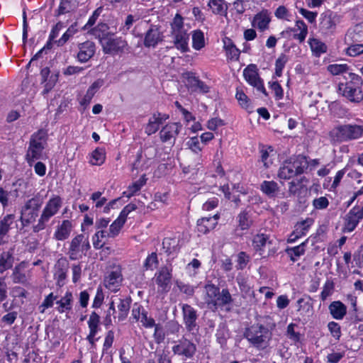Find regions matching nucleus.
<instances>
[{
  "instance_id": "9",
  "label": "nucleus",
  "mask_w": 363,
  "mask_h": 363,
  "mask_svg": "<svg viewBox=\"0 0 363 363\" xmlns=\"http://www.w3.org/2000/svg\"><path fill=\"white\" fill-rule=\"evenodd\" d=\"M342 16L332 11L323 13L320 17L319 30L325 35H333L337 28V25L340 23Z\"/></svg>"
},
{
  "instance_id": "36",
  "label": "nucleus",
  "mask_w": 363,
  "mask_h": 363,
  "mask_svg": "<svg viewBox=\"0 0 363 363\" xmlns=\"http://www.w3.org/2000/svg\"><path fill=\"white\" fill-rule=\"evenodd\" d=\"M260 189L269 197H274L279 190L277 183L274 181H264L260 186Z\"/></svg>"
},
{
  "instance_id": "21",
  "label": "nucleus",
  "mask_w": 363,
  "mask_h": 363,
  "mask_svg": "<svg viewBox=\"0 0 363 363\" xmlns=\"http://www.w3.org/2000/svg\"><path fill=\"white\" fill-rule=\"evenodd\" d=\"M171 272L169 267H163L155 274V282L162 291L167 292L170 289Z\"/></svg>"
},
{
  "instance_id": "48",
  "label": "nucleus",
  "mask_w": 363,
  "mask_h": 363,
  "mask_svg": "<svg viewBox=\"0 0 363 363\" xmlns=\"http://www.w3.org/2000/svg\"><path fill=\"white\" fill-rule=\"evenodd\" d=\"M178 243L176 238H165L162 241V246L167 253L172 254L179 250Z\"/></svg>"
},
{
  "instance_id": "38",
  "label": "nucleus",
  "mask_w": 363,
  "mask_h": 363,
  "mask_svg": "<svg viewBox=\"0 0 363 363\" xmlns=\"http://www.w3.org/2000/svg\"><path fill=\"white\" fill-rule=\"evenodd\" d=\"M64 262H58L55 268L54 278L56 280V284L59 286H62L65 284V280L67 277V269L65 268Z\"/></svg>"
},
{
  "instance_id": "30",
  "label": "nucleus",
  "mask_w": 363,
  "mask_h": 363,
  "mask_svg": "<svg viewBox=\"0 0 363 363\" xmlns=\"http://www.w3.org/2000/svg\"><path fill=\"white\" fill-rule=\"evenodd\" d=\"M328 308L333 318L336 320H342L347 313L346 306L340 301H333Z\"/></svg>"
},
{
  "instance_id": "20",
  "label": "nucleus",
  "mask_w": 363,
  "mask_h": 363,
  "mask_svg": "<svg viewBox=\"0 0 363 363\" xmlns=\"http://www.w3.org/2000/svg\"><path fill=\"white\" fill-rule=\"evenodd\" d=\"M182 309L186 328L189 331L194 330L197 326V311L191 306L186 303L182 305Z\"/></svg>"
},
{
  "instance_id": "55",
  "label": "nucleus",
  "mask_w": 363,
  "mask_h": 363,
  "mask_svg": "<svg viewBox=\"0 0 363 363\" xmlns=\"http://www.w3.org/2000/svg\"><path fill=\"white\" fill-rule=\"evenodd\" d=\"M305 177H302L300 179L293 180L289 183V192L290 194L296 195L300 193L303 188L302 182L305 180Z\"/></svg>"
},
{
  "instance_id": "31",
  "label": "nucleus",
  "mask_w": 363,
  "mask_h": 363,
  "mask_svg": "<svg viewBox=\"0 0 363 363\" xmlns=\"http://www.w3.org/2000/svg\"><path fill=\"white\" fill-rule=\"evenodd\" d=\"M174 46L182 52L189 50V35L187 32L172 34Z\"/></svg>"
},
{
  "instance_id": "43",
  "label": "nucleus",
  "mask_w": 363,
  "mask_h": 363,
  "mask_svg": "<svg viewBox=\"0 0 363 363\" xmlns=\"http://www.w3.org/2000/svg\"><path fill=\"white\" fill-rule=\"evenodd\" d=\"M25 263L21 262L18 265H17L13 272V280L15 283H26L27 281V277L25 274Z\"/></svg>"
},
{
  "instance_id": "29",
  "label": "nucleus",
  "mask_w": 363,
  "mask_h": 363,
  "mask_svg": "<svg viewBox=\"0 0 363 363\" xmlns=\"http://www.w3.org/2000/svg\"><path fill=\"white\" fill-rule=\"evenodd\" d=\"M270 21V13L268 11L263 10L255 16L252 26L260 30H264L268 28Z\"/></svg>"
},
{
  "instance_id": "14",
  "label": "nucleus",
  "mask_w": 363,
  "mask_h": 363,
  "mask_svg": "<svg viewBox=\"0 0 363 363\" xmlns=\"http://www.w3.org/2000/svg\"><path fill=\"white\" fill-rule=\"evenodd\" d=\"M123 278L121 268L118 266L114 270L107 273L104 278V284L106 289L112 292H116L122 285Z\"/></svg>"
},
{
  "instance_id": "44",
  "label": "nucleus",
  "mask_w": 363,
  "mask_h": 363,
  "mask_svg": "<svg viewBox=\"0 0 363 363\" xmlns=\"http://www.w3.org/2000/svg\"><path fill=\"white\" fill-rule=\"evenodd\" d=\"M205 46L203 33L200 30H196L192 33V47L196 50H200Z\"/></svg>"
},
{
  "instance_id": "2",
  "label": "nucleus",
  "mask_w": 363,
  "mask_h": 363,
  "mask_svg": "<svg viewBox=\"0 0 363 363\" xmlns=\"http://www.w3.org/2000/svg\"><path fill=\"white\" fill-rule=\"evenodd\" d=\"M329 137L333 143L357 140L363 137V125L357 123L337 125L329 132Z\"/></svg>"
},
{
  "instance_id": "49",
  "label": "nucleus",
  "mask_w": 363,
  "mask_h": 363,
  "mask_svg": "<svg viewBox=\"0 0 363 363\" xmlns=\"http://www.w3.org/2000/svg\"><path fill=\"white\" fill-rule=\"evenodd\" d=\"M172 34L186 32L184 27L183 18L179 13H177L171 23Z\"/></svg>"
},
{
  "instance_id": "32",
  "label": "nucleus",
  "mask_w": 363,
  "mask_h": 363,
  "mask_svg": "<svg viewBox=\"0 0 363 363\" xmlns=\"http://www.w3.org/2000/svg\"><path fill=\"white\" fill-rule=\"evenodd\" d=\"M223 48L225 50L228 58L230 60H238L240 54V51L238 49L232 40L228 37L223 39Z\"/></svg>"
},
{
  "instance_id": "60",
  "label": "nucleus",
  "mask_w": 363,
  "mask_h": 363,
  "mask_svg": "<svg viewBox=\"0 0 363 363\" xmlns=\"http://www.w3.org/2000/svg\"><path fill=\"white\" fill-rule=\"evenodd\" d=\"M57 298V296H55L53 293L48 294L39 307L40 309L42 308L40 312L43 313L45 308H51Z\"/></svg>"
},
{
  "instance_id": "15",
  "label": "nucleus",
  "mask_w": 363,
  "mask_h": 363,
  "mask_svg": "<svg viewBox=\"0 0 363 363\" xmlns=\"http://www.w3.org/2000/svg\"><path fill=\"white\" fill-rule=\"evenodd\" d=\"M357 33L355 30H349L345 35V43L349 45L345 50L346 55L350 57H357L363 54V44L357 43L358 40L355 38Z\"/></svg>"
},
{
  "instance_id": "35",
  "label": "nucleus",
  "mask_w": 363,
  "mask_h": 363,
  "mask_svg": "<svg viewBox=\"0 0 363 363\" xmlns=\"http://www.w3.org/2000/svg\"><path fill=\"white\" fill-rule=\"evenodd\" d=\"M130 297H127L123 299L119 298V303L118 305V309L119 311V314L118 316V320L122 321L126 318L130 310Z\"/></svg>"
},
{
  "instance_id": "57",
  "label": "nucleus",
  "mask_w": 363,
  "mask_h": 363,
  "mask_svg": "<svg viewBox=\"0 0 363 363\" xmlns=\"http://www.w3.org/2000/svg\"><path fill=\"white\" fill-rule=\"evenodd\" d=\"M334 290V284L330 281H327L323 286L320 294V298L323 301H325L328 297L332 295Z\"/></svg>"
},
{
  "instance_id": "59",
  "label": "nucleus",
  "mask_w": 363,
  "mask_h": 363,
  "mask_svg": "<svg viewBox=\"0 0 363 363\" xmlns=\"http://www.w3.org/2000/svg\"><path fill=\"white\" fill-rule=\"evenodd\" d=\"M235 97L242 108H247L250 106L249 99L242 90L237 89Z\"/></svg>"
},
{
  "instance_id": "19",
  "label": "nucleus",
  "mask_w": 363,
  "mask_h": 363,
  "mask_svg": "<svg viewBox=\"0 0 363 363\" xmlns=\"http://www.w3.org/2000/svg\"><path fill=\"white\" fill-rule=\"evenodd\" d=\"M16 223V215L10 213L0 219V245L7 242L8 233Z\"/></svg>"
},
{
  "instance_id": "56",
  "label": "nucleus",
  "mask_w": 363,
  "mask_h": 363,
  "mask_svg": "<svg viewBox=\"0 0 363 363\" xmlns=\"http://www.w3.org/2000/svg\"><path fill=\"white\" fill-rule=\"evenodd\" d=\"M250 262V256L245 252H240L238 255L237 269H243Z\"/></svg>"
},
{
  "instance_id": "7",
  "label": "nucleus",
  "mask_w": 363,
  "mask_h": 363,
  "mask_svg": "<svg viewBox=\"0 0 363 363\" xmlns=\"http://www.w3.org/2000/svg\"><path fill=\"white\" fill-rule=\"evenodd\" d=\"M62 204L60 196H56L50 199L46 203L38 223L33 226V230L35 233L45 229L46 223L54 216L60 210Z\"/></svg>"
},
{
  "instance_id": "54",
  "label": "nucleus",
  "mask_w": 363,
  "mask_h": 363,
  "mask_svg": "<svg viewBox=\"0 0 363 363\" xmlns=\"http://www.w3.org/2000/svg\"><path fill=\"white\" fill-rule=\"evenodd\" d=\"M349 67L346 64H332L328 66V71L333 75H338L348 71Z\"/></svg>"
},
{
  "instance_id": "18",
  "label": "nucleus",
  "mask_w": 363,
  "mask_h": 363,
  "mask_svg": "<svg viewBox=\"0 0 363 363\" xmlns=\"http://www.w3.org/2000/svg\"><path fill=\"white\" fill-rule=\"evenodd\" d=\"M252 245L254 250L262 257H265V249L272 245V240L269 235L258 233L255 235L252 240Z\"/></svg>"
},
{
  "instance_id": "63",
  "label": "nucleus",
  "mask_w": 363,
  "mask_h": 363,
  "mask_svg": "<svg viewBox=\"0 0 363 363\" xmlns=\"http://www.w3.org/2000/svg\"><path fill=\"white\" fill-rule=\"evenodd\" d=\"M328 329L331 335L336 339L339 340L341 336L340 326L337 323L330 322L328 325Z\"/></svg>"
},
{
  "instance_id": "3",
  "label": "nucleus",
  "mask_w": 363,
  "mask_h": 363,
  "mask_svg": "<svg viewBox=\"0 0 363 363\" xmlns=\"http://www.w3.org/2000/svg\"><path fill=\"white\" fill-rule=\"evenodd\" d=\"M244 337L253 347L259 350H264L269 345L272 333L263 325L254 324L245 329Z\"/></svg>"
},
{
  "instance_id": "61",
  "label": "nucleus",
  "mask_w": 363,
  "mask_h": 363,
  "mask_svg": "<svg viewBox=\"0 0 363 363\" xmlns=\"http://www.w3.org/2000/svg\"><path fill=\"white\" fill-rule=\"evenodd\" d=\"M176 285L179 288L181 292L186 294L187 296H191L194 294V286L183 283L180 281H176Z\"/></svg>"
},
{
  "instance_id": "6",
  "label": "nucleus",
  "mask_w": 363,
  "mask_h": 363,
  "mask_svg": "<svg viewBox=\"0 0 363 363\" xmlns=\"http://www.w3.org/2000/svg\"><path fill=\"white\" fill-rule=\"evenodd\" d=\"M350 81L339 84V91L352 102L359 103L363 99L362 91L358 87L361 77L354 73H350Z\"/></svg>"
},
{
  "instance_id": "41",
  "label": "nucleus",
  "mask_w": 363,
  "mask_h": 363,
  "mask_svg": "<svg viewBox=\"0 0 363 363\" xmlns=\"http://www.w3.org/2000/svg\"><path fill=\"white\" fill-rule=\"evenodd\" d=\"M293 32H296L299 30L298 33H296L294 35L295 39L299 40L300 43H302L305 40L306 35L308 34V27L306 24L303 21H297L296 22V28L291 29Z\"/></svg>"
},
{
  "instance_id": "16",
  "label": "nucleus",
  "mask_w": 363,
  "mask_h": 363,
  "mask_svg": "<svg viewBox=\"0 0 363 363\" xmlns=\"http://www.w3.org/2000/svg\"><path fill=\"white\" fill-rule=\"evenodd\" d=\"M103 50L106 54H115L123 51L127 46L126 42L121 38H104L101 40Z\"/></svg>"
},
{
  "instance_id": "62",
  "label": "nucleus",
  "mask_w": 363,
  "mask_h": 363,
  "mask_svg": "<svg viewBox=\"0 0 363 363\" xmlns=\"http://www.w3.org/2000/svg\"><path fill=\"white\" fill-rule=\"evenodd\" d=\"M329 205L328 199L325 196H320L313 201V206L315 209H325Z\"/></svg>"
},
{
  "instance_id": "4",
  "label": "nucleus",
  "mask_w": 363,
  "mask_h": 363,
  "mask_svg": "<svg viewBox=\"0 0 363 363\" xmlns=\"http://www.w3.org/2000/svg\"><path fill=\"white\" fill-rule=\"evenodd\" d=\"M308 168V162L306 158L303 156H298L294 161L286 160L279 167L278 177L281 179L288 180L296 175L303 173Z\"/></svg>"
},
{
  "instance_id": "58",
  "label": "nucleus",
  "mask_w": 363,
  "mask_h": 363,
  "mask_svg": "<svg viewBox=\"0 0 363 363\" xmlns=\"http://www.w3.org/2000/svg\"><path fill=\"white\" fill-rule=\"evenodd\" d=\"M124 225L115 220L109 226L108 235L111 236V238H116L120 233L121 228Z\"/></svg>"
},
{
  "instance_id": "13",
  "label": "nucleus",
  "mask_w": 363,
  "mask_h": 363,
  "mask_svg": "<svg viewBox=\"0 0 363 363\" xmlns=\"http://www.w3.org/2000/svg\"><path fill=\"white\" fill-rule=\"evenodd\" d=\"M243 76L251 86L256 88L257 91L264 94V95H267L263 81L259 76L258 69L255 65L251 64L248 65L243 71Z\"/></svg>"
},
{
  "instance_id": "45",
  "label": "nucleus",
  "mask_w": 363,
  "mask_h": 363,
  "mask_svg": "<svg viewBox=\"0 0 363 363\" xmlns=\"http://www.w3.org/2000/svg\"><path fill=\"white\" fill-rule=\"evenodd\" d=\"M208 5L215 14L222 16L226 13L227 6L223 0H209Z\"/></svg>"
},
{
  "instance_id": "53",
  "label": "nucleus",
  "mask_w": 363,
  "mask_h": 363,
  "mask_svg": "<svg viewBox=\"0 0 363 363\" xmlns=\"http://www.w3.org/2000/svg\"><path fill=\"white\" fill-rule=\"evenodd\" d=\"M238 219L239 227L240 228L241 230L248 229L252 224V220H251L248 213L246 212L245 211L241 212L238 215Z\"/></svg>"
},
{
  "instance_id": "42",
  "label": "nucleus",
  "mask_w": 363,
  "mask_h": 363,
  "mask_svg": "<svg viewBox=\"0 0 363 363\" xmlns=\"http://www.w3.org/2000/svg\"><path fill=\"white\" fill-rule=\"evenodd\" d=\"M12 250L7 252H3L0 255V273H3L4 271L12 267Z\"/></svg>"
},
{
  "instance_id": "64",
  "label": "nucleus",
  "mask_w": 363,
  "mask_h": 363,
  "mask_svg": "<svg viewBox=\"0 0 363 363\" xmlns=\"http://www.w3.org/2000/svg\"><path fill=\"white\" fill-rule=\"evenodd\" d=\"M187 144L189 148L195 153H199L202 150L197 137L191 138Z\"/></svg>"
},
{
  "instance_id": "23",
  "label": "nucleus",
  "mask_w": 363,
  "mask_h": 363,
  "mask_svg": "<svg viewBox=\"0 0 363 363\" xmlns=\"http://www.w3.org/2000/svg\"><path fill=\"white\" fill-rule=\"evenodd\" d=\"M169 118V115L156 112L149 118L145 126V132L147 135L155 133L160 128V125Z\"/></svg>"
},
{
  "instance_id": "11",
  "label": "nucleus",
  "mask_w": 363,
  "mask_h": 363,
  "mask_svg": "<svg viewBox=\"0 0 363 363\" xmlns=\"http://www.w3.org/2000/svg\"><path fill=\"white\" fill-rule=\"evenodd\" d=\"M363 218V203L354 206L345 216L343 232L353 231Z\"/></svg>"
},
{
  "instance_id": "40",
  "label": "nucleus",
  "mask_w": 363,
  "mask_h": 363,
  "mask_svg": "<svg viewBox=\"0 0 363 363\" xmlns=\"http://www.w3.org/2000/svg\"><path fill=\"white\" fill-rule=\"evenodd\" d=\"M307 242L308 239L298 246L289 247L286 250V254L290 257L293 262L296 261L301 255L305 253V247Z\"/></svg>"
},
{
  "instance_id": "5",
  "label": "nucleus",
  "mask_w": 363,
  "mask_h": 363,
  "mask_svg": "<svg viewBox=\"0 0 363 363\" xmlns=\"http://www.w3.org/2000/svg\"><path fill=\"white\" fill-rule=\"evenodd\" d=\"M45 142L46 133L43 130H40L31 135L26 155V159L30 165L41 157Z\"/></svg>"
},
{
  "instance_id": "34",
  "label": "nucleus",
  "mask_w": 363,
  "mask_h": 363,
  "mask_svg": "<svg viewBox=\"0 0 363 363\" xmlns=\"http://www.w3.org/2000/svg\"><path fill=\"white\" fill-rule=\"evenodd\" d=\"M105 238H111L108 232L106 230H97L95 234L92 236L93 246L96 250L101 249L105 245L103 240Z\"/></svg>"
},
{
  "instance_id": "10",
  "label": "nucleus",
  "mask_w": 363,
  "mask_h": 363,
  "mask_svg": "<svg viewBox=\"0 0 363 363\" xmlns=\"http://www.w3.org/2000/svg\"><path fill=\"white\" fill-rule=\"evenodd\" d=\"M40 203L35 198H32L26 201L21 211L20 220L23 226H28L33 223L38 216Z\"/></svg>"
},
{
  "instance_id": "27",
  "label": "nucleus",
  "mask_w": 363,
  "mask_h": 363,
  "mask_svg": "<svg viewBox=\"0 0 363 363\" xmlns=\"http://www.w3.org/2000/svg\"><path fill=\"white\" fill-rule=\"evenodd\" d=\"M163 35L159 28L156 26H151L145 33L144 45L146 48H155L162 40Z\"/></svg>"
},
{
  "instance_id": "46",
  "label": "nucleus",
  "mask_w": 363,
  "mask_h": 363,
  "mask_svg": "<svg viewBox=\"0 0 363 363\" xmlns=\"http://www.w3.org/2000/svg\"><path fill=\"white\" fill-rule=\"evenodd\" d=\"M77 23L75 22L72 25H71L67 31L62 35V36L58 40L55 41L57 46L64 45L69 39L72 37L77 32Z\"/></svg>"
},
{
  "instance_id": "17",
  "label": "nucleus",
  "mask_w": 363,
  "mask_h": 363,
  "mask_svg": "<svg viewBox=\"0 0 363 363\" xmlns=\"http://www.w3.org/2000/svg\"><path fill=\"white\" fill-rule=\"evenodd\" d=\"M131 315L136 322L140 321L143 326L145 328H152L155 325V320L151 317H148L146 310L143 306L138 303H135L133 305Z\"/></svg>"
},
{
  "instance_id": "47",
  "label": "nucleus",
  "mask_w": 363,
  "mask_h": 363,
  "mask_svg": "<svg viewBox=\"0 0 363 363\" xmlns=\"http://www.w3.org/2000/svg\"><path fill=\"white\" fill-rule=\"evenodd\" d=\"M311 50L316 55H320L327 51L326 45L316 38L310 39L308 41Z\"/></svg>"
},
{
  "instance_id": "33",
  "label": "nucleus",
  "mask_w": 363,
  "mask_h": 363,
  "mask_svg": "<svg viewBox=\"0 0 363 363\" xmlns=\"http://www.w3.org/2000/svg\"><path fill=\"white\" fill-rule=\"evenodd\" d=\"M72 229V225L69 220H65L57 228L55 233V238L57 240H65L70 235Z\"/></svg>"
},
{
  "instance_id": "28",
  "label": "nucleus",
  "mask_w": 363,
  "mask_h": 363,
  "mask_svg": "<svg viewBox=\"0 0 363 363\" xmlns=\"http://www.w3.org/2000/svg\"><path fill=\"white\" fill-rule=\"evenodd\" d=\"M219 216L216 214L213 217H203L197 221V230L199 233L206 234L214 229L218 223Z\"/></svg>"
},
{
  "instance_id": "22",
  "label": "nucleus",
  "mask_w": 363,
  "mask_h": 363,
  "mask_svg": "<svg viewBox=\"0 0 363 363\" xmlns=\"http://www.w3.org/2000/svg\"><path fill=\"white\" fill-rule=\"evenodd\" d=\"M313 223V220L310 218H308L301 222H298L294 225V230L291 233L288 242H294L301 237L305 236L308 233Z\"/></svg>"
},
{
  "instance_id": "8",
  "label": "nucleus",
  "mask_w": 363,
  "mask_h": 363,
  "mask_svg": "<svg viewBox=\"0 0 363 363\" xmlns=\"http://www.w3.org/2000/svg\"><path fill=\"white\" fill-rule=\"evenodd\" d=\"M90 248L89 238L79 234L71 240L67 255L71 260H77L85 256Z\"/></svg>"
},
{
  "instance_id": "51",
  "label": "nucleus",
  "mask_w": 363,
  "mask_h": 363,
  "mask_svg": "<svg viewBox=\"0 0 363 363\" xmlns=\"http://www.w3.org/2000/svg\"><path fill=\"white\" fill-rule=\"evenodd\" d=\"M145 175H143L138 181L133 183L128 187L127 196L128 198L133 196L137 191H140L142 186H143L146 183Z\"/></svg>"
},
{
  "instance_id": "24",
  "label": "nucleus",
  "mask_w": 363,
  "mask_h": 363,
  "mask_svg": "<svg viewBox=\"0 0 363 363\" xmlns=\"http://www.w3.org/2000/svg\"><path fill=\"white\" fill-rule=\"evenodd\" d=\"M196 345L187 339L181 340L172 347L174 354L184 355L186 357H191L196 352Z\"/></svg>"
},
{
  "instance_id": "52",
  "label": "nucleus",
  "mask_w": 363,
  "mask_h": 363,
  "mask_svg": "<svg viewBox=\"0 0 363 363\" xmlns=\"http://www.w3.org/2000/svg\"><path fill=\"white\" fill-rule=\"evenodd\" d=\"M289 61V57L285 54H281L275 62V74L277 77H281L283 69Z\"/></svg>"
},
{
  "instance_id": "37",
  "label": "nucleus",
  "mask_w": 363,
  "mask_h": 363,
  "mask_svg": "<svg viewBox=\"0 0 363 363\" xmlns=\"http://www.w3.org/2000/svg\"><path fill=\"white\" fill-rule=\"evenodd\" d=\"M72 295L70 292H67L65 295L61 298L60 300L57 301L56 303L58 305L57 310L59 313H62L72 308Z\"/></svg>"
},
{
  "instance_id": "26",
  "label": "nucleus",
  "mask_w": 363,
  "mask_h": 363,
  "mask_svg": "<svg viewBox=\"0 0 363 363\" xmlns=\"http://www.w3.org/2000/svg\"><path fill=\"white\" fill-rule=\"evenodd\" d=\"M100 316L95 311H93L89 315L87 323L89 328V333L86 337V340L92 346L95 345L96 340H98L94 337L100 330Z\"/></svg>"
},
{
  "instance_id": "50",
  "label": "nucleus",
  "mask_w": 363,
  "mask_h": 363,
  "mask_svg": "<svg viewBox=\"0 0 363 363\" xmlns=\"http://www.w3.org/2000/svg\"><path fill=\"white\" fill-rule=\"evenodd\" d=\"M159 261L156 252H152L145 259L143 268L145 270H154L158 267Z\"/></svg>"
},
{
  "instance_id": "25",
  "label": "nucleus",
  "mask_w": 363,
  "mask_h": 363,
  "mask_svg": "<svg viewBox=\"0 0 363 363\" xmlns=\"http://www.w3.org/2000/svg\"><path fill=\"white\" fill-rule=\"evenodd\" d=\"M77 59L81 62H86L95 54V44L91 41H86L78 45Z\"/></svg>"
},
{
  "instance_id": "12",
  "label": "nucleus",
  "mask_w": 363,
  "mask_h": 363,
  "mask_svg": "<svg viewBox=\"0 0 363 363\" xmlns=\"http://www.w3.org/2000/svg\"><path fill=\"white\" fill-rule=\"evenodd\" d=\"M182 128V125L179 123H169L166 124L159 133L160 140L164 143L174 145Z\"/></svg>"
},
{
  "instance_id": "39",
  "label": "nucleus",
  "mask_w": 363,
  "mask_h": 363,
  "mask_svg": "<svg viewBox=\"0 0 363 363\" xmlns=\"http://www.w3.org/2000/svg\"><path fill=\"white\" fill-rule=\"evenodd\" d=\"M106 152L103 147L96 148L91 154L90 163L92 165L100 166L105 162Z\"/></svg>"
},
{
  "instance_id": "1",
  "label": "nucleus",
  "mask_w": 363,
  "mask_h": 363,
  "mask_svg": "<svg viewBox=\"0 0 363 363\" xmlns=\"http://www.w3.org/2000/svg\"><path fill=\"white\" fill-rule=\"evenodd\" d=\"M204 301L208 309L216 311L218 308H225L230 311L233 298L228 289H220L213 284L204 286Z\"/></svg>"
}]
</instances>
